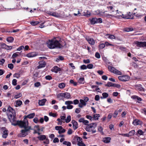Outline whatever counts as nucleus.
I'll list each match as a JSON object with an SVG mask.
<instances>
[{
    "instance_id": "nucleus-1",
    "label": "nucleus",
    "mask_w": 146,
    "mask_h": 146,
    "mask_svg": "<svg viewBox=\"0 0 146 146\" xmlns=\"http://www.w3.org/2000/svg\"><path fill=\"white\" fill-rule=\"evenodd\" d=\"M6 114L8 118L12 125L14 126L17 125L21 126L23 125L24 122L21 121H16V113L14 110L10 106L8 107L7 110Z\"/></svg>"
},
{
    "instance_id": "nucleus-2",
    "label": "nucleus",
    "mask_w": 146,
    "mask_h": 146,
    "mask_svg": "<svg viewBox=\"0 0 146 146\" xmlns=\"http://www.w3.org/2000/svg\"><path fill=\"white\" fill-rule=\"evenodd\" d=\"M35 115L34 113H30L27 116H25L23 121H22V122H24L23 125L21 126H20L21 127L24 128V129L21 130V133L19 134L18 135L19 137H22L25 136L28 134L27 132L29 130L32 129L31 128V126H28V120L26 118H28L29 119L33 118L35 116Z\"/></svg>"
},
{
    "instance_id": "nucleus-3",
    "label": "nucleus",
    "mask_w": 146,
    "mask_h": 146,
    "mask_svg": "<svg viewBox=\"0 0 146 146\" xmlns=\"http://www.w3.org/2000/svg\"><path fill=\"white\" fill-rule=\"evenodd\" d=\"M47 46L50 49H53L56 47L61 48L63 46L58 41L55 39L49 40L47 42Z\"/></svg>"
},
{
    "instance_id": "nucleus-4",
    "label": "nucleus",
    "mask_w": 146,
    "mask_h": 146,
    "mask_svg": "<svg viewBox=\"0 0 146 146\" xmlns=\"http://www.w3.org/2000/svg\"><path fill=\"white\" fill-rule=\"evenodd\" d=\"M108 68L110 71L115 74L120 75L122 74L121 72L112 66H108Z\"/></svg>"
},
{
    "instance_id": "nucleus-5",
    "label": "nucleus",
    "mask_w": 146,
    "mask_h": 146,
    "mask_svg": "<svg viewBox=\"0 0 146 146\" xmlns=\"http://www.w3.org/2000/svg\"><path fill=\"white\" fill-rule=\"evenodd\" d=\"M70 96L71 95L68 92L61 93L58 95V97H64V98H66L67 99L69 98Z\"/></svg>"
},
{
    "instance_id": "nucleus-6",
    "label": "nucleus",
    "mask_w": 146,
    "mask_h": 146,
    "mask_svg": "<svg viewBox=\"0 0 146 146\" xmlns=\"http://www.w3.org/2000/svg\"><path fill=\"white\" fill-rule=\"evenodd\" d=\"M118 78L121 81L125 82L129 80L130 77L129 76L125 75L119 76Z\"/></svg>"
},
{
    "instance_id": "nucleus-7",
    "label": "nucleus",
    "mask_w": 146,
    "mask_h": 146,
    "mask_svg": "<svg viewBox=\"0 0 146 146\" xmlns=\"http://www.w3.org/2000/svg\"><path fill=\"white\" fill-rule=\"evenodd\" d=\"M135 44L137 46L139 47H144L145 46V42H141L136 41L135 42Z\"/></svg>"
},
{
    "instance_id": "nucleus-8",
    "label": "nucleus",
    "mask_w": 146,
    "mask_h": 146,
    "mask_svg": "<svg viewBox=\"0 0 146 146\" xmlns=\"http://www.w3.org/2000/svg\"><path fill=\"white\" fill-rule=\"evenodd\" d=\"M39 65L37 67L38 69H40L43 67H44L45 66L46 63L44 61L42 60L40 61L39 62Z\"/></svg>"
},
{
    "instance_id": "nucleus-9",
    "label": "nucleus",
    "mask_w": 146,
    "mask_h": 146,
    "mask_svg": "<svg viewBox=\"0 0 146 146\" xmlns=\"http://www.w3.org/2000/svg\"><path fill=\"white\" fill-rule=\"evenodd\" d=\"M80 138L79 137H78L77 136H75L73 138L72 140V143L73 144H76L77 143H78V141H79V138Z\"/></svg>"
},
{
    "instance_id": "nucleus-10",
    "label": "nucleus",
    "mask_w": 146,
    "mask_h": 146,
    "mask_svg": "<svg viewBox=\"0 0 146 146\" xmlns=\"http://www.w3.org/2000/svg\"><path fill=\"white\" fill-rule=\"evenodd\" d=\"M129 13L130 14H127L125 15H124L122 14V15L121 17L127 19H131V13L129 12Z\"/></svg>"
},
{
    "instance_id": "nucleus-11",
    "label": "nucleus",
    "mask_w": 146,
    "mask_h": 146,
    "mask_svg": "<svg viewBox=\"0 0 146 146\" xmlns=\"http://www.w3.org/2000/svg\"><path fill=\"white\" fill-rule=\"evenodd\" d=\"M60 70V68L57 66H55L51 70V71L52 72L57 73Z\"/></svg>"
},
{
    "instance_id": "nucleus-12",
    "label": "nucleus",
    "mask_w": 146,
    "mask_h": 146,
    "mask_svg": "<svg viewBox=\"0 0 146 146\" xmlns=\"http://www.w3.org/2000/svg\"><path fill=\"white\" fill-rule=\"evenodd\" d=\"M79 141L77 143V145L79 146H86L85 144L82 141V139L81 138H79Z\"/></svg>"
},
{
    "instance_id": "nucleus-13",
    "label": "nucleus",
    "mask_w": 146,
    "mask_h": 146,
    "mask_svg": "<svg viewBox=\"0 0 146 146\" xmlns=\"http://www.w3.org/2000/svg\"><path fill=\"white\" fill-rule=\"evenodd\" d=\"M71 122L72 124L74 129L75 130L77 129L78 127V124L77 122L74 120H72Z\"/></svg>"
},
{
    "instance_id": "nucleus-14",
    "label": "nucleus",
    "mask_w": 146,
    "mask_h": 146,
    "mask_svg": "<svg viewBox=\"0 0 146 146\" xmlns=\"http://www.w3.org/2000/svg\"><path fill=\"white\" fill-rule=\"evenodd\" d=\"M133 124L135 125H140L142 124V122L139 120L135 119L133 121Z\"/></svg>"
},
{
    "instance_id": "nucleus-15",
    "label": "nucleus",
    "mask_w": 146,
    "mask_h": 146,
    "mask_svg": "<svg viewBox=\"0 0 146 146\" xmlns=\"http://www.w3.org/2000/svg\"><path fill=\"white\" fill-rule=\"evenodd\" d=\"M86 40L91 45H94L95 43L94 40L92 38H86Z\"/></svg>"
},
{
    "instance_id": "nucleus-16",
    "label": "nucleus",
    "mask_w": 146,
    "mask_h": 146,
    "mask_svg": "<svg viewBox=\"0 0 146 146\" xmlns=\"http://www.w3.org/2000/svg\"><path fill=\"white\" fill-rule=\"evenodd\" d=\"M36 55V53L35 52L29 53L27 55V56L28 57H32Z\"/></svg>"
},
{
    "instance_id": "nucleus-17",
    "label": "nucleus",
    "mask_w": 146,
    "mask_h": 146,
    "mask_svg": "<svg viewBox=\"0 0 146 146\" xmlns=\"http://www.w3.org/2000/svg\"><path fill=\"white\" fill-rule=\"evenodd\" d=\"M46 99H43L42 100L39 101L38 102V104L39 105L42 106L44 105L46 101Z\"/></svg>"
},
{
    "instance_id": "nucleus-18",
    "label": "nucleus",
    "mask_w": 146,
    "mask_h": 146,
    "mask_svg": "<svg viewBox=\"0 0 146 146\" xmlns=\"http://www.w3.org/2000/svg\"><path fill=\"white\" fill-rule=\"evenodd\" d=\"M110 137H106L103 138V141L105 143H108L110 142Z\"/></svg>"
},
{
    "instance_id": "nucleus-19",
    "label": "nucleus",
    "mask_w": 146,
    "mask_h": 146,
    "mask_svg": "<svg viewBox=\"0 0 146 146\" xmlns=\"http://www.w3.org/2000/svg\"><path fill=\"white\" fill-rule=\"evenodd\" d=\"M37 137L41 141L44 140L46 139V136L44 135H40Z\"/></svg>"
},
{
    "instance_id": "nucleus-20",
    "label": "nucleus",
    "mask_w": 146,
    "mask_h": 146,
    "mask_svg": "<svg viewBox=\"0 0 146 146\" xmlns=\"http://www.w3.org/2000/svg\"><path fill=\"white\" fill-rule=\"evenodd\" d=\"M91 23L93 25L97 23V18H93L90 20Z\"/></svg>"
},
{
    "instance_id": "nucleus-21",
    "label": "nucleus",
    "mask_w": 146,
    "mask_h": 146,
    "mask_svg": "<svg viewBox=\"0 0 146 146\" xmlns=\"http://www.w3.org/2000/svg\"><path fill=\"white\" fill-rule=\"evenodd\" d=\"M6 40L9 42H12L13 41L14 38L12 37H9L7 38Z\"/></svg>"
},
{
    "instance_id": "nucleus-22",
    "label": "nucleus",
    "mask_w": 146,
    "mask_h": 146,
    "mask_svg": "<svg viewBox=\"0 0 146 146\" xmlns=\"http://www.w3.org/2000/svg\"><path fill=\"white\" fill-rule=\"evenodd\" d=\"M100 117V115L98 114H94L93 115V120H97L98 119V117Z\"/></svg>"
},
{
    "instance_id": "nucleus-23",
    "label": "nucleus",
    "mask_w": 146,
    "mask_h": 146,
    "mask_svg": "<svg viewBox=\"0 0 146 146\" xmlns=\"http://www.w3.org/2000/svg\"><path fill=\"white\" fill-rule=\"evenodd\" d=\"M1 47L2 48L8 49V46L5 43H2L1 45Z\"/></svg>"
},
{
    "instance_id": "nucleus-24",
    "label": "nucleus",
    "mask_w": 146,
    "mask_h": 146,
    "mask_svg": "<svg viewBox=\"0 0 146 146\" xmlns=\"http://www.w3.org/2000/svg\"><path fill=\"white\" fill-rule=\"evenodd\" d=\"M84 80V78H80L79 79L78 82L80 84H83Z\"/></svg>"
},
{
    "instance_id": "nucleus-25",
    "label": "nucleus",
    "mask_w": 146,
    "mask_h": 146,
    "mask_svg": "<svg viewBox=\"0 0 146 146\" xmlns=\"http://www.w3.org/2000/svg\"><path fill=\"white\" fill-rule=\"evenodd\" d=\"M106 36L108 37L109 38L112 39H114L115 38V36L113 35L107 34L106 35Z\"/></svg>"
},
{
    "instance_id": "nucleus-26",
    "label": "nucleus",
    "mask_w": 146,
    "mask_h": 146,
    "mask_svg": "<svg viewBox=\"0 0 146 146\" xmlns=\"http://www.w3.org/2000/svg\"><path fill=\"white\" fill-rule=\"evenodd\" d=\"M71 117L70 115H68L67 118L65 119L66 122L67 123H69L71 121Z\"/></svg>"
},
{
    "instance_id": "nucleus-27",
    "label": "nucleus",
    "mask_w": 146,
    "mask_h": 146,
    "mask_svg": "<svg viewBox=\"0 0 146 146\" xmlns=\"http://www.w3.org/2000/svg\"><path fill=\"white\" fill-rule=\"evenodd\" d=\"M65 86V83H62L58 85V87L60 88H64Z\"/></svg>"
},
{
    "instance_id": "nucleus-28",
    "label": "nucleus",
    "mask_w": 146,
    "mask_h": 146,
    "mask_svg": "<svg viewBox=\"0 0 146 146\" xmlns=\"http://www.w3.org/2000/svg\"><path fill=\"white\" fill-rule=\"evenodd\" d=\"M49 14L51 15H52L55 17H57L58 16V14L55 12H51L49 13Z\"/></svg>"
},
{
    "instance_id": "nucleus-29",
    "label": "nucleus",
    "mask_w": 146,
    "mask_h": 146,
    "mask_svg": "<svg viewBox=\"0 0 146 146\" xmlns=\"http://www.w3.org/2000/svg\"><path fill=\"white\" fill-rule=\"evenodd\" d=\"M94 125L95 126V127H96V126L97 124L96 123H93L92 124H91L89 125L88 126H87V127H89L91 129V128H92V127H94Z\"/></svg>"
},
{
    "instance_id": "nucleus-30",
    "label": "nucleus",
    "mask_w": 146,
    "mask_h": 146,
    "mask_svg": "<svg viewBox=\"0 0 146 146\" xmlns=\"http://www.w3.org/2000/svg\"><path fill=\"white\" fill-rule=\"evenodd\" d=\"M64 58L63 56H59L57 58H56V62H58L59 60H64Z\"/></svg>"
},
{
    "instance_id": "nucleus-31",
    "label": "nucleus",
    "mask_w": 146,
    "mask_h": 146,
    "mask_svg": "<svg viewBox=\"0 0 146 146\" xmlns=\"http://www.w3.org/2000/svg\"><path fill=\"white\" fill-rule=\"evenodd\" d=\"M80 104L83 105V106H85L86 105V103L84 100L80 99Z\"/></svg>"
},
{
    "instance_id": "nucleus-32",
    "label": "nucleus",
    "mask_w": 146,
    "mask_h": 146,
    "mask_svg": "<svg viewBox=\"0 0 146 146\" xmlns=\"http://www.w3.org/2000/svg\"><path fill=\"white\" fill-rule=\"evenodd\" d=\"M135 133V131L134 130H131L129 132V136H132Z\"/></svg>"
},
{
    "instance_id": "nucleus-33",
    "label": "nucleus",
    "mask_w": 146,
    "mask_h": 146,
    "mask_svg": "<svg viewBox=\"0 0 146 146\" xmlns=\"http://www.w3.org/2000/svg\"><path fill=\"white\" fill-rule=\"evenodd\" d=\"M103 128L102 127L100 126L98 127V131L100 132L101 133H102V134H103Z\"/></svg>"
},
{
    "instance_id": "nucleus-34",
    "label": "nucleus",
    "mask_w": 146,
    "mask_h": 146,
    "mask_svg": "<svg viewBox=\"0 0 146 146\" xmlns=\"http://www.w3.org/2000/svg\"><path fill=\"white\" fill-rule=\"evenodd\" d=\"M113 83L110 82H109L107 84H105V86H106L110 87L113 86Z\"/></svg>"
},
{
    "instance_id": "nucleus-35",
    "label": "nucleus",
    "mask_w": 146,
    "mask_h": 146,
    "mask_svg": "<svg viewBox=\"0 0 146 146\" xmlns=\"http://www.w3.org/2000/svg\"><path fill=\"white\" fill-rule=\"evenodd\" d=\"M22 96V94L21 93H19V94L16 95L15 96L14 98L16 99H17Z\"/></svg>"
},
{
    "instance_id": "nucleus-36",
    "label": "nucleus",
    "mask_w": 146,
    "mask_h": 146,
    "mask_svg": "<svg viewBox=\"0 0 146 146\" xmlns=\"http://www.w3.org/2000/svg\"><path fill=\"white\" fill-rule=\"evenodd\" d=\"M102 96H104V98H106L108 96V94L106 92H104L102 94Z\"/></svg>"
},
{
    "instance_id": "nucleus-37",
    "label": "nucleus",
    "mask_w": 146,
    "mask_h": 146,
    "mask_svg": "<svg viewBox=\"0 0 146 146\" xmlns=\"http://www.w3.org/2000/svg\"><path fill=\"white\" fill-rule=\"evenodd\" d=\"M2 121H4L5 123H6L7 121V119L5 118H4L3 117H0V122Z\"/></svg>"
},
{
    "instance_id": "nucleus-38",
    "label": "nucleus",
    "mask_w": 146,
    "mask_h": 146,
    "mask_svg": "<svg viewBox=\"0 0 146 146\" xmlns=\"http://www.w3.org/2000/svg\"><path fill=\"white\" fill-rule=\"evenodd\" d=\"M8 67L9 68L12 70L13 68V65L12 63L9 64L8 65Z\"/></svg>"
},
{
    "instance_id": "nucleus-39",
    "label": "nucleus",
    "mask_w": 146,
    "mask_h": 146,
    "mask_svg": "<svg viewBox=\"0 0 146 146\" xmlns=\"http://www.w3.org/2000/svg\"><path fill=\"white\" fill-rule=\"evenodd\" d=\"M40 85V83L39 82H37L34 84L35 86L36 87H39Z\"/></svg>"
},
{
    "instance_id": "nucleus-40",
    "label": "nucleus",
    "mask_w": 146,
    "mask_h": 146,
    "mask_svg": "<svg viewBox=\"0 0 146 146\" xmlns=\"http://www.w3.org/2000/svg\"><path fill=\"white\" fill-rule=\"evenodd\" d=\"M65 104H66L68 105H70V104H73V102L72 101H66L65 102Z\"/></svg>"
},
{
    "instance_id": "nucleus-41",
    "label": "nucleus",
    "mask_w": 146,
    "mask_h": 146,
    "mask_svg": "<svg viewBox=\"0 0 146 146\" xmlns=\"http://www.w3.org/2000/svg\"><path fill=\"white\" fill-rule=\"evenodd\" d=\"M16 104L18 106H21L22 103V102L21 100H17L16 101Z\"/></svg>"
},
{
    "instance_id": "nucleus-42",
    "label": "nucleus",
    "mask_w": 146,
    "mask_h": 146,
    "mask_svg": "<svg viewBox=\"0 0 146 146\" xmlns=\"http://www.w3.org/2000/svg\"><path fill=\"white\" fill-rule=\"evenodd\" d=\"M133 30V29L132 28H127L125 29V31L128 32Z\"/></svg>"
},
{
    "instance_id": "nucleus-43",
    "label": "nucleus",
    "mask_w": 146,
    "mask_h": 146,
    "mask_svg": "<svg viewBox=\"0 0 146 146\" xmlns=\"http://www.w3.org/2000/svg\"><path fill=\"white\" fill-rule=\"evenodd\" d=\"M38 23V22L37 21H32L31 23V24L35 26Z\"/></svg>"
},
{
    "instance_id": "nucleus-44",
    "label": "nucleus",
    "mask_w": 146,
    "mask_h": 146,
    "mask_svg": "<svg viewBox=\"0 0 146 146\" xmlns=\"http://www.w3.org/2000/svg\"><path fill=\"white\" fill-rule=\"evenodd\" d=\"M86 117L88 119H90L91 121H92V120H93V117L92 116L88 115L86 116Z\"/></svg>"
},
{
    "instance_id": "nucleus-45",
    "label": "nucleus",
    "mask_w": 146,
    "mask_h": 146,
    "mask_svg": "<svg viewBox=\"0 0 146 146\" xmlns=\"http://www.w3.org/2000/svg\"><path fill=\"white\" fill-rule=\"evenodd\" d=\"M45 78L46 80H50L52 79V77L50 75L46 76L45 77Z\"/></svg>"
},
{
    "instance_id": "nucleus-46",
    "label": "nucleus",
    "mask_w": 146,
    "mask_h": 146,
    "mask_svg": "<svg viewBox=\"0 0 146 146\" xmlns=\"http://www.w3.org/2000/svg\"><path fill=\"white\" fill-rule=\"evenodd\" d=\"M105 47V44H101L99 45V48L100 49H103Z\"/></svg>"
},
{
    "instance_id": "nucleus-47",
    "label": "nucleus",
    "mask_w": 146,
    "mask_h": 146,
    "mask_svg": "<svg viewBox=\"0 0 146 146\" xmlns=\"http://www.w3.org/2000/svg\"><path fill=\"white\" fill-rule=\"evenodd\" d=\"M137 133L139 135H143L144 133V132L141 129H139L137 131Z\"/></svg>"
},
{
    "instance_id": "nucleus-48",
    "label": "nucleus",
    "mask_w": 146,
    "mask_h": 146,
    "mask_svg": "<svg viewBox=\"0 0 146 146\" xmlns=\"http://www.w3.org/2000/svg\"><path fill=\"white\" fill-rule=\"evenodd\" d=\"M93 65L92 64H90L87 65V67L89 69H92L93 68Z\"/></svg>"
},
{
    "instance_id": "nucleus-49",
    "label": "nucleus",
    "mask_w": 146,
    "mask_h": 146,
    "mask_svg": "<svg viewBox=\"0 0 146 146\" xmlns=\"http://www.w3.org/2000/svg\"><path fill=\"white\" fill-rule=\"evenodd\" d=\"M95 56L96 58H99L100 57V54L98 52H96Z\"/></svg>"
},
{
    "instance_id": "nucleus-50",
    "label": "nucleus",
    "mask_w": 146,
    "mask_h": 146,
    "mask_svg": "<svg viewBox=\"0 0 146 146\" xmlns=\"http://www.w3.org/2000/svg\"><path fill=\"white\" fill-rule=\"evenodd\" d=\"M35 130H37L38 131H40V128L39 126L38 125H35L34 127Z\"/></svg>"
},
{
    "instance_id": "nucleus-51",
    "label": "nucleus",
    "mask_w": 146,
    "mask_h": 146,
    "mask_svg": "<svg viewBox=\"0 0 146 146\" xmlns=\"http://www.w3.org/2000/svg\"><path fill=\"white\" fill-rule=\"evenodd\" d=\"M49 115L50 116H52L54 117H55L56 116V114L52 113V112H50L49 113Z\"/></svg>"
},
{
    "instance_id": "nucleus-52",
    "label": "nucleus",
    "mask_w": 146,
    "mask_h": 146,
    "mask_svg": "<svg viewBox=\"0 0 146 146\" xmlns=\"http://www.w3.org/2000/svg\"><path fill=\"white\" fill-rule=\"evenodd\" d=\"M80 68L81 69L84 70L86 69L87 67L86 65L84 64L81 66Z\"/></svg>"
},
{
    "instance_id": "nucleus-53",
    "label": "nucleus",
    "mask_w": 146,
    "mask_h": 146,
    "mask_svg": "<svg viewBox=\"0 0 146 146\" xmlns=\"http://www.w3.org/2000/svg\"><path fill=\"white\" fill-rule=\"evenodd\" d=\"M83 61L84 63L86 64L89 63L90 62V60L89 59H87L86 60H84Z\"/></svg>"
},
{
    "instance_id": "nucleus-54",
    "label": "nucleus",
    "mask_w": 146,
    "mask_h": 146,
    "mask_svg": "<svg viewBox=\"0 0 146 146\" xmlns=\"http://www.w3.org/2000/svg\"><path fill=\"white\" fill-rule=\"evenodd\" d=\"M17 80L16 79H14L12 81V84L13 85L15 86L17 85Z\"/></svg>"
},
{
    "instance_id": "nucleus-55",
    "label": "nucleus",
    "mask_w": 146,
    "mask_h": 146,
    "mask_svg": "<svg viewBox=\"0 0 146 146\" xmlns=\"http://www.w3.org/2000/svg\"><path fill=\"white\" fill-rule=\"evenodd\" d=\"M5 127L3 128V130L4 131L3 132V134H8V133L7 132L8 131L7 130L5 129Z\"/></svg>"
},
{
    "instance_id": "nucleus-56",
    "label": "nucleus",
    "mask_w": 146,
    "mask_h": 146,
    "mask_svg": "<svg viewBox=\"0 0 146 146\" xmlns=\"http://www.w3.org/2000/svg\"><path fill=\"white\" fill-rule=\"evenodd\" d=\"M34 122L36 123H38L39 122V120L38 119V118L37 117L33 119Z\"/></svg>"
},
{
    "instance_id": "nucleus-57",
    "label": "nucleus",
    "mask_w": 146,
    "mask_h": 146,
    "mask_svg": "<svg viewBox=\"0 0 146 146\" xmlns=\"http://www.w3.org/2000/svg\"><path fill=\"white\" fill-rule=\"evenodd\" d=\"M134 99H137L138 100L141 101L142 100L140 98L138 97V96H134L133 97Z\"/></svg>"
},
{
    "instance_id": "nucleus-58",
    "label": "nucleus",
    "mask_w": 146,
    "mask_h": 146,
    "mask_svg": "<svg viewBox=\"0 0 146 146\" xmlns=\"http://www.w3.org/2000/svg\"><path fill=\"white\" fill-rule=\"evenodd\" d=\"M81 111V109L80 108H77L76 109L75 112L76 113H79Z\"/></svg>"
},
{
    "instance_id": "nucleus-59",
    "label": "nucleus",
    "mask_w": 146,
    "mask_h": 146,
    "mask_svg": "<svg viewBox=\"0 0 146 146\" xmlns=\"http://www.w3.org/2000/svg\"><path fill=\"white\" fill-rule=\"evenodd\" d=\"M5 61V60L4 59H3L0 60V62H1V63L0 64V65L3 66V64L4 63Z\"/></svg>"
},
{
    "instance_id": "nucleus-60",
    "label": "nucleus",
    "mask_w": 146,
    "mask_h": 146,
    "mask_svg": "<svg viewBox=\"0 0 146 146\" xmlns=\"http://www.w3.org/2000/svg\"><path fill=\"white\" fill-rule=\"evenodd\" d=\"M53 142L54 143H58L59 142V139L57 137H55L53 140Z\"/></svg>"
},
{
    "instance_id": "nucleus-61",
    "label": "nucleus",
    "mask_w": 146,
    "mask_h": 146,
    "mask_svg": "<svg viewBox=\"0 0 146 146\" xmlns=\"http://www.w3.org/2000/svg\"><path fill=\"white\" fill-rule=\"evenodd\" d=\"M118 111H115L114 112V113L113 114L114 115L113 116V117L114 118H115L116 117L117 115L118 114Z\"/></svg>"
},
{
    "instance_id": "nucleus-62",
    "label": "nucleus",
    "mask_w": 146,
    "mask_h": 146,
    "mask_svg": "<svg viewBox=\"0 0 146 146\" xmlns=\"http://www.w3.org/2000/svg\"><path fill=\"white\" fill-rule=\"evenodd\" d=\"M66 130L65 129H62V130H60L58 131V132L59 134H61L62 133H64L65 132Z\"/></svg>"
},
{
    "instance_id": "nucleus-63",
    "label": "nucleus",
    "mask_w": 146,
    "mask_h": 146,
    "mask_svg": "<svg viewBox=\"0 0 146 146\" xmlns=\"http://www.w3.org/2000/svg\"><path fill=\"white\" fill-rule=\"evenodd\" d=\"M100 99V96L98 95H96L95 97V100L96 101H98Z\"/></svg>"
},
{
    "instance_id": "nucleus-64",
    "label": "nucleus",
    "mask_w": 146,
    "mask_h": 146,
    "mask_svg": "<svg viewBox=\"0 0 146 146\" xmlns=\"http://www.w3.org/2000/svg\"><path fill=\"white\" fill-rule=\"evenodd\" d=\"M67 133L69 135H70L72 133V131L71 129L69 128L67 132Z\"/></svg>"
}]
</instances>
